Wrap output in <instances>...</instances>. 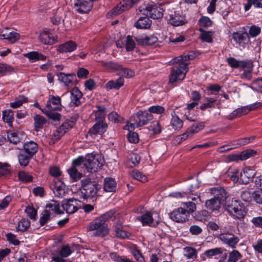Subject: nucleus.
<instances>
[{
  "label": "nucleus",
  "mask_w": 262,
  "mask_h": 262,
  "mask_svg": "<svg viewBox=\"0 0 262 262\" xmlns=\"http://www.w3.org/2000/svg\"><path fill=\"white\" fill-rule=\"evenodd\" d=\"M77 48L76 43L73 41H69L59 46L57 51L59 53H67L74 51Z\"/></svg>",
  "instance_id": "21"
},
{
  "label": "nucleus",
  "mask_w": 262,
  "mask_h": 262,
  "mask_svg": "<svg viewBox=\"0 0 262 262\" xmlns=\"http://www.w3.org/2000/svg\"><path fill=\"white\" fill-rule=\"evenodd\" d=\"M153 119V116L148 112H140L134 115L129 122L127 123L128 127L134 129L140 126L145 125L149 120Z\"/></svg>",
  "instance_id": "7"
},
{
  "label": "nucleus",
  "mask_w": 262,
  "mask_h": 262,
  "mask_svg": "<svg viewBox=\"0 0 262 262\" xmlns=\"http://www.w3.org/2000/svg\"><path fill=\"white\" fill-rule=\"evenodd\" d=\"M53 111L47 110V109L42 110V112L46 114L50 119L55 121L59 120L61 119L60 114L57 113L52 112Z\"/></svg>",
  "instance_id": "58"
},
{
  "label": "nucleus",
  "mask_w": 262,
  "mask_h": 262,
  "mask_svg": "<svg viewBox=\"0 0 262 262\" xmlns=\"http://www.w3.org/2000/svg\"><path fill=\"white\" fill-rule=\"evenodd\" d=\"M65 14L62 11L56 10L53 12V16H51L50 20L54 25H59L63 21Z\"/></svg>",
  "instance_id": "28"
},
{
  "label": "nucleus",
  "mask_w": 262,
  "mask_h": 262,
  "mask_svg": "<svg viewBox=\"0 0 262 262\" xmlns=\"http://www.w3.org/2000/svg\"><path fill=\"white\" fill-rule=\"evenodd\" d=\"M140 0H123L119 5L116 6L112 11L113 15H118L124 11L130 8L134 4L137 3Z\"/></svg>",
  "instance_id": "15"
},
{
  "label": "nucleus",
  "mask_w": 262,
  "mask_h": 262,
  "mask_svg": "<svg viewBox=\"0 0 262 262\" xmlns=\"http://www.w3.org/2000/svg\"><path fill=\"white\" fill-rule=\"evenodd\" d=\"M171 125L174 129H180L183 126V121L178 116L172 115Z\"/></svg>",
  "instance_id": "47"
},
{
  "label": "nucleus",
  "mask_w": 262,
  "mask_h": 262,
  "mask_svg": "<svg viewBox=\"0 0 262 262\" xmlns=\"http://www.w3.org/2000/svg\"><path fill=\"white\" fill-rule=\"evenodd\" d=\"M232 37L237 43L243 47H245V45L248 44L250 41L249 34L245 32H234L233 34Z\"/></svg>",
  "instance_id": "18"
},
{
  "label": "nucleus",
  "mask_w": 262,
  "mask_h": 262,
  "mask_svg": "<svg viewBox=\"0 0 262 262\" xmlns=\"http://www.w3.org/2000/svg\"><path fill=\"white\" fill-rule=\"evenodd\" d=\"M184 255L188 259H194L197 257L196 250L190 247H186L183 248Z\"/></svg>",
  "instance_id": "35"
},
{
  "label": "nucleus",
  "mask_w": 262,
  "mask_h": 262,
  "mask_svg": "<svg viewBox=\"0 0 262 262\" xmlns=\"http://www.w3.org/2000/svg\"><path fill=\"white\" fill-rule=\"evenodd\" d=\"M199 30L201 31L200 38L203 41L208 43L212 41V36L213 35L212 31H206L203 30L202 29H200Z\"/></svg>",
  "instance_id": "41"
},
{
  "label": "nucleus",
  "mask_w": 262,
  "mask_h": 262,
  "mask_svg": "<svg viewBox=\"0 0 262 262\" xmlns=\"http://www.w3.org/2000/svg\"><path fill=\"white\" fill-rule=\"evenodd\" d=\"M261 32V28L257 26H252L249 30V33H248L251 37H254L258 35Z\"/></svg>",
  "instance_id": "60"
},
{
  "label": "nucleus",
  "mask_w": 262,
  "mask_h": 262,
  "mask_svg": "<svg viewBox=\"0 0 262 262\" xmlns=\"http://www.w3.org/2000/svg\"><path fill=\"white\" fill-rule=\"evenodd\" d=\"M148 129L152 134H159L161 131L160 124L157 121H152L148 127Z\"/></svg>",
  "instance_id": "49"
},
{
  "label": "nucleus",
  "mask_w": 262,
  "mask_h": 262,
  "mask_svg": "<svg viewBox=\"0 0 262 262\" xmlns=\"http://www.w3.org/2000/svg\"><path fill=\"white\" fill-rule=\"evenodd\" d=\"M72 252V250L68 245H63L59 251V255L62 257L69 256Z\"/></svg>",
  "instance_id": "55"
},
{
  "label": "nucleus",
  "mask_w": 262,
  "mask_h": 262,
  "mask_svg": "<svg viewBox=\"0 0 262 262\" xmlns=\"http://www.w3.org/2000/svg\"><path fill=\"white\" fill-rule=\"evenodd\" d=\"M20 133L10 132L8 133L7 138L10 142L16 144L20 140Z\"/></svg>",
  "instance_id": "44"
},
{
  "label": "nucleus",
  "mask_w": 262,
  "mask_h": 262,
  "mask_svg": "<svg viewBox=\"0 0 262 262\" xmlns=\"http://www.w3.org/2000/svg\"><path fill=\"white\" fill-rule=\"evenodd\" d=\"M189 212L185 209L180 207L173 210L170 214V217L178 223H184L188 220Z\"/></svg>",
  "instance_id": "10"
},
{
  "label": "nucleus",
  "mask_w": 262,
  "mask_h": 262,
  "mask_svg": "<svg viewBox=\"0 0 262 262\" xmlns=\"http://www.w3.org/2000/svg\"><path fill=\"white\" fill-rule=\"evenodd\" d=\"M223 253V249L221 248H215L205 251L204 255L209 258H218Z\"/></svg>",
  "instance_id": "29"
},
{
  "label": "nucleus",
  "mask_w": 262,
  "mask_h": 262,
  "mask_svg": "<svg viewBox=\"0 0 262 262\" xmlns=\"http://www.w3.org/2000/svg\"><path fill=\"white\" fill-rule=\"evenodd\" d=\"M130 174L133 178L142 182H145L147 181V178L137 170L132 171Z\"/></svg>",
  "instance_id": "52"
},
{
  "label": "nucleus",
  "mask_w": 262,
  "mask_h": 262,
  "mask_svg": "<svg viewBox=\"0 0 262 262\" xmlns=\"http://www.w3.org/2000/svg\"><path fill=\"white\" fill-rule=\"evenodd\" d=\"M257 154V151L253 149H247L240 153L241 161L246 160L254 156Z\"/></svg>",
  "instance_id": "45"
},
{
  "label": "nucleus",
  "mask_w": 262,
  "mask_h": 262,
  "mask_svg": "<svg viewBox=\"0 0 262 262\" xmlns=\"http://www.w3.org/2000/svg\"><path fill=\"white\" fill-rule=\"evenodd\" d=\"M2 119L3 120L10 126H12V122L14 120V114L13 112L10 109L6 110L2 112Z\"/></svg>",
  "instance_id": "33"
},
{
  "label": "nucleus",
  "mask_w": 262,
  "mask_h": 262,
  "mask_svg": "<svg viewBox=\"0 0 262 262\" xmlns=\"http://www.w3.org/2000/svg\"><path fill=\"white\" fill-rule=\"evenodd\" d=\"M38 39L45 45H52L57 41V38L47 29L40 31L38 34Z\"/></svg>",
  "instance_id": "12"
},
{
  "label": "nucleus",
  "mask_w": 262,
  "mask_h": 262,
  "mask_svg": "<svg viewBox=\"0 0 262 262\" xmlns=\"http://www.w3.org/2000/svg\"><path fill=\"white\" fill-rule=\"evenodd\" d=\"M242 257V254L237 250H233L229 254L228 262H237Z\"/></svg>",
  "instance_id": "46"
},
{
  "label": "nucleus",
  "mask_w": 262,
  "mask_h": 262,
  "mask_svg": "<svg viewBox=\"0 0 262 262\" xmlns=\"http://www.w3.org/2000/svg\"><path fill=\"white\" fill-rule=\"evenodd\" d=\"M108 117L110 121L114 123H121L124 121L123 118L115 112L110 113Z\"/></svg>",
  "instance_id": "50"
},
{
  "label": "nucleus",
  "mask_w": 262,
  "mask_h": 262,
  "mask_svg": "<svg viewBox=\"0 0 262 262\" xmlns=\"http://www.w3.org/2000/svg\"><path fill=\"white\" fill-rule=\"evenodd\" d=\"M123 83L124 79L120 77L115 81H109L107 83L106 87L107 89L110 90L113 89H119L121 86H122L123 85Z\"/></svg>",
  "instance_id": "37"
},
{
  "label": "nucleus",
  "mask_w": 262,
  "mask_h": 262,
  "mask_svg": "<svg viewBox=\"0 0 262 262\" xmlns=\"http://www.w3.org/2000/svg\"><path fill=\"white\" fill-rule=\"evenodd\" d=\"M253 89L261 92L262 91V78L254 80L252 83Z\"/></svg>",
  "instance_id": "64"
},
{
  "label": "nucleus",
  "mask_w": 262,
  "mask_h": 262,
  "mask_svg": "<svg viewBox=\"0 0 262 262\" xmlns=\"http://www.w3.org/2000/svg\"><path fill=\"white\" fill-rule=\"evenodd\" d=\"M14 71L13 67L5 63H0V74L11 73Z\"/></svg>",
  "instance_id": "63"
},
{
  "label": "nucleus",
  "mask_w": 262,
  "mask_h": 262,
  "mask_svg": "<svg viewBox=\"0 0 262 262\" xmlns=\"http://www.w3.org/2000/svg\"><path fill=\"white\" fill-rule=\"evenodd\" d=\"M81 182L79 194L83 199L91 198L96 195L99 188L96 182L91 181L89 178L82 180Z\"/></svg>",
  "instance_id": "5"
},
{
  "label": "nucleus",
  "mask_w": 262,
  "mask_h": 262,
  "mask_svg": "<svg viewBox=\"0 0 262 262\" xmlns=\"http://www.w3.org/2000/svg\"><path fill=\"white\" fill-rule=\"evenodd\" d=\"M32 156L24 154H20L18 155L19 163L21 166H26L28 165L29 161Z\"/></svg>",
  "instance_id": "57"
},
{
  "label": "nucleus",
  "mask_w": 262,
  "mask_h": 262,
  "mask_svg": "<svg viewBox=\"0 0 262 262\" xmlns=\"http://www.w3.org/2000/svg\"><path fill=\"white\" fill-rule=\"evenodd\" d=\"M78 117V115L75 117L74 121L66 120L58 128V132H60L61 135H63L72 128L74 125V122L76 120Z\"/></svg>",
  "instance_id": "32"
},
{
  "label": "nucleus",
  "mask_w": 262,
  "mask_h": 262,
  "mask_svg": "<svg viewBox=\"0 0 262 262\" xmlns=\"http://www.w3.org/2000/svg\"><path fill=\"white\" fill-rule=\"evenodd\" d=\"M38 148L36 143L32 141L27 142L24 145V149L26 153L32 157L36 153Z\"/></svg>",
  "instance_id": "22"
},
{
  "label": "nucleus",
  "mask_w": 262,
  "mask_h": 262,
  "mask_svg": "<svg viewBox=\"0 0 262 262\" xmlns=\"http://www.w3.org/2000/svg\"><path fill=\"white\" fill-rule=\"evenodd\" d=\"M243 73L241 75L242 79L249 80L252 77V72L253 71V64L251 62L247 61L244 66L240 69Z\"/></svg>",
  "instance_id": "19"
},
{
  "label": "nucleus",
  "mask_w": 262,
  "mask_h": 262,
  "mask_svg": "<svg viewBox=\"0 0 262 262\" xmlns=\"http://www.w3.org/2000/svg\"><path fill=\"white\" fill-rule=\"evenodd\" d=\"M66 186L63 183L56 184L51 186L54 193L58 198H62L66 193Z\"/></svg>",
  "instance_id": "30"
},
{
  "label": "nucleus",
  "mask_w": 262,
  "mask_h": 262,
  "mask_svg": "<svg viewBox=\"0 0 262 262\" xmlns=\"http://www.w3.org/2000/svg\"><path fill=\"white\" fill-rule=\"evenodd\" d=\"M165 112V108L160 105H153L148 108V113L151 114L152 113L157 114H162Z\"/></svg>",
  "instance_id": "59"
},
{
  "label": "nucleus",
  "mask_w": 262,
  "mask_h": 262,
  "mask_svg": "<svg viewBox=\"0 0 262 262\" xmlns=\"http://www.w3.org/2000/svg\"><path fill=\"white\" fill-rule=\"evenodd\" d=\"M255 172L249 167L243 168L239 175V182L243 184L249 183L254 177Z\"/></svg>",
  "instance_id": "17"
},
{
  "label": "nucleus",
  "mask_w": 262,
  "mask_h": 262,
  "mask_svg": "<svg viewBox=\"0 0 262 262\" xmlns=\"http://www.w3.org/2000/svg\"><path fill=\"white\" fill-rule=\"evenodd\" d=\"M30 226V222L29 220L23 219L18 223L17 226L16 227V228L17 231L24 232L29 228Z\"/></svg>",
  "instance_id": "42"
},
{
  "label": "nucleus",
  "mask_w": 262,
  "mask_h": 262,
  "mask_svg": "<svg viewBox=\"0 0 262 262\" xmlns=\"http://www.w3.org/2000/svg\"><path fill=\"white\" fill-rule=\"evenodd\" d=\"M204 126L203 123L193 124L188 129L190 135L192 136L193 134L197 133L199 130L202 129Z\"/></svg>",
  "instance_id": "61"
},
{
  "label": "nucleus",
  "mask_w": 262,
  "mask_h": 262,
  "mask_svg": "<svg viewBox=\"0 0 262 262\" xmlns=\"http://www.w3.org/2000/svg\"><path fill=\"white\" fill-rule=\"evenodd\" d=\"M238 170L235 167H230L227 172V175L234 182L239 181V176L238 175Z\"/></svg>",
  "instance_id": "40"
},
{
  "label": "nucleus",
  "mask_w": 262,
  "mask_h": 262,
  "mask_svg": "<svg viewBox=\"0 0 262 262\" xmlns=\"http://www.w3.org/2000/svg\"><path fill=\"white\" fill-rule=\"evenodd\" d=\"M139 10L143 15L148 16L153 19L162 17L164 12L163 8L153 4L141 6Z\"/></svg>",
  "instance_id": "8"
},
{
  "label": "nucleus",
  "mask_w": 262,
  "mask_h": 262,
  "mask_svg": "<svg viewBox=\"0 0 262 262\" xmlns=\"http://www.w3.org/2000/svg\"><path fill=\"white\" fill-rule=\"evenodd\" d=\"M46 211L51 214L62 213V211L60 209L59 203L55 201H52L46 205Z\"/></svg>",
  "instance_id": "24"
},
{
  "label": "nucleus",
  "mask_w": 262,
  "mask_h": 262,
  "mask_svg": "<svg viewBox=\"0 0 262 262\" xmlns=\"http://www.w3.org/2000/svg\"><path fill=\"white\" fill-rule=\"evenodd\" d=\"M210 193L214 198L208 200L205 206L208 209L212 211L217 210L220 208L221 201L226 198L225 190L222 188H212L210 189Z\"/></svg>",
  "instance_id": "4"
},
{
  "label": "nucleus",
  "mask_w": 262,
  "mask_h": 262,
  "mask_svg": "<svg viewBox=\"0 0 262 262\" xmlns=\"http://www.w3.org/2000/svg\"><path fill=\"white\" fill-rule=\"evenodd\" d=\"M210 214L208 211L202 210L198 211L196 214V217L198 220L203 221L208 220L210 218Z\"/></svg>",
  "instance_id": "56"
},
{
  "label": "nucleus",
  "mask_w": 262,
  "mask_h": 262,
  "mask_svg": "<svg viewBox=\"0 0 262 262\" xmlns=\"http://www.w3.org/2000/svg\"><path fill=\"white\" fill-rule=\"evenodd\" d=\"M73 164V166L68 170V172L73 181H76L82 177V173L79 170L85 169L88 172H96L104 165V159L100 154H91L87 155L84 158L78 157Z\"/></svg>",
  "instance_id": "1"
},
{
  "label": "nucleus",
  "mask_w": 262,
  "mask_h": 262,
  "mask_svg": "<svg viewBox=\"0 0 262 262\" xmlns=\"http://www.w3.org/2000/svg\"><path fill=\"white\" fill-rule=\"evenodd\" d=\"M62 207L68 213H73L80 207V202L77 199H70L63 201Z\"/></svg>",
  "instance_id": "14"
},
{
  "label": "nucleus",
  "mask_w": 262,
  "mask_h": 262,
  "mask_svg": "<svg viewBox=\"0 0 262 262\" xmlns=\"http://www.w3.org/2000/svg\"><path fill=\"white\" fill-rule=\"evenodd\" d=\"M116 183L112 178H106L104 180V189L107 192H112L115 190Z\"/></svg>",
  "instance_id": "34"
},
{
  "label": "nucleus",
  "mask_w": 262,
  "mask_h": 262,
  "mask_svg": "<svg viewBox=\"0 0 262 262\" xmlns=\"http://www.w3.org/2000/svg\"><path fill=\"white\" fill-rule=\"evenodd\" d=\"M49 111H60L61 110V99L58 96L50 95L46 104V108Z\"/></svg>",
  "instance_id": "16"
},
{
  "label": "nucleus",
  "mask_w": 262,
  "mask_h": 262,
  "mask_svg": "<svg viewBox=\"0 0 262 262\" xmlns=\"http://www.w3.org/2000/svg\"><path fill=\"white\" fill-rule=\"evenodd\" d=\"M228 64L232 68H242L246 62V60H238L233 57H229L227 59Z\"/></svg>",
  "instance_id": "38"
},
{
  "label": "nucleus",
  "mask_w": 262,
  "mask_h": 262,
  "mask_svg": "<svg viewBox=\"0 0 262 262\" xmlns=\"http://www.w3.org/2000/svg\"><path fill=\"white\" fill-rule=\"evenodd\" d=\"M262 105V103L261 102H256L253 104L246 105L241 108H237L238 111V115L241 116L247 114L249 112L252 110H255L258 107H260Z\"/></svg>",
  "instance_id": "25"
},
{
  "label": "nucleus",
  "mask_w": 262,
  "mask_h": 262,
  "mask_svg": "<svg viewBox=\"0 0 262 262\" xmlns=\"http://www.w3.org/2000/svg\"><path fill=\"white\" fill-rule=\"evenodd\" d=\"M137 219L142 222L143 225H149L150 226H156L161 220L159 214L157 212H147L141 216L138 217Z\"/></svg>",
  "instance_id": "9"
},
{
  "label": "nucleus",
  "mask_w": 262,
  "mask_h": 262,
  "mask_svg": "<svg viewBox=\"0 0 262 262\" xmlns=\"http://www.w3.org/2000/svg\"><path fill=\"white\" fill-rule=\"evenodd\" d=\"M9 167L7 163H0V177L7 176L10 173Z\"/></svg>",
  "instance_id": "62"
},
{
  "label": "nucleus",
  "mask_w": 262,
  "mask_h": 262,
  "mask_svg": "<svg viewBox=\"0 0 262 262\" xmlns=\"http://www.w3.org/2000/svg\"><path fill=\"white\" fill-rule=\"evenodd\" d=\"M34 120L35 129L37 132L42 128L44 124L46 123V119L39 115H36L34 117Z\"/></svg>",
  "instance_id": "36"
},
{
  "label": "nucleus",
  "mask_w": 262,
  "mask_h": 262,
  "mask_svg": "<svg viewBox=\"0 0 262 262\" xmlns=\"http://www.w3.org/2000/svg\"><path fill=\"white\" fill-rule=\"evenodd\" d=\"M218 238L224 244L232 248H235L236 245L239 242V238L231 232L221 233Z\"/></svg>",
  "instance_id": "11"
},
{
  "label": "nucleus",
  "mask_w": 262,
  "mask_h": 262,
  "mask_svg": "<svg viewBox=\"0 0 262 262\" xmlns=\"http://www.w3.org/2000/svg\"><path fill=\"white\" fill-rule=\"evenodd\" d=\"M137 37H133L129 35L127 36L126 38L125 41V48L127 51H130L134 49L135 48V40Z\"/></svg>",
  "instance_id": "43"
},
{
  "label": "nucleus",
  "mask_w": 262,
  "mask_h": 262,
  "mask_svg": "<svg viewBox=\"0 0 262 262\" xmlns=\"http://www.w3.org/2000/svg\"><path fill=\"white\" fill-rule=\"evenodd\" d=\"M122 77L130 78L135 75V72L131 69L122 67L119 74Z\"/></svg>",
  "instance_id": "51"
},
{
  "label": "nucleus",
  "mask_w": 262,
  "mask_h": 262,
  "mask_svg": "<svg viewBox=\"0 0 262 262\" xmlns=\"http://www.w3.org/2000/svg\"><path fill=\"white\" fill-rule=\"evenodd\" d=\"M82 94L77 88H75L71 91V104L78 106L80 104V99Z\"/></svg>",
  "instance_id": "23"
},
{
  "label": "nucleus",
  "mask_w": 262,
  "mask_h": 262,
  "mask_svg": "<svg viewBox=\"0 0 262 262\" xmlns=\"http://www.w3.org/2000/svg\"><path fill=\"white\" fill-rule=\"evenodd\" d=\"M24 56L28 58L31 62H35L38 60L45 61L47 59L46 56L35 51L29 52L25 54Z\"/></svg>",
  "instance_id": "26"
},
{
  "label": "nucleus",
  "mask_w": 262,
  "mask_h": 262,
  "mask_svg": "<svg viewBox=\"0 0 262 262\" xmlns=\"http://www.w3.org/2000/svg\"><path fill=\"white\" fill-rule=\"evenodd\" d=\"M107 125L103 121L96 123L93 127L89 129V135L92 138L96 139L98 136H101L106 132Z\"/></svg>",
  "instance_id": "13"
},
{
  "label": "nucleus",
  "mask_w": 262,
  "mask_h": 262,
  "mask_svg": "<svg viewBox=\"0 0 262 262\" xmlns=\"http://www.w3.org/2000/svg\"><path fill=\"white\" fill-rule=\"evenodd\" d=\"M57 76L59 80L63 82L66 85H68L72 83L74 77L73 74L67 75L63 73H59Z\"/></svg>",
  "instance_id": "39"
},
{
  "label": "nucleus",
  "mask_w": 262,
  "mask_h": 262,
  "mask_svg": "<svg viewBox=\"0 0 262 262\" xmlns=\"http://www.w3.org/2000/svg\"><path fill=\"white\" fill-rule=\"evenodd\" d=\"M192 59V56L190 55L179 56L172 61L174 66L172 68L169 75V82L173 83L178 81L183 80L188 71V60Z\"/></svg>",
  "instance_id": "2"
},
{
  "label": "nucleus",
  "mask_w": 262,
  "mask_h": 262,
  "mask_svg": "<svg viewBox=\"0 0 262 262\" xmlns=\"http://www.w3.org/2000/svg\"><path fill=\"white\" fill-rule=\"evenodd\" d=\"M27 101V99L24 96H19L14 102L10 103L11 107L16 108L21 106L24 103Z\"/></svg>",
  "instance_id": "48"
},
{
  "label": "nucleus",
  "mask_w": 262,
  "mask_h": 262,
  "mask_svg": "<svg viewBox=\"0 0 262 262\" xmlns=\"http://www.w3.org/2000/svg\"><path fill=\"white\" fill-rule=\"evenodd\" d=\"M104 66L107 69L109 70L117 72L118 74H119L122 67L121 65L112 61H109L105 63Z\"/></svg>",
  "instance_id": "53"
},
{
  "label": "nucleus",
  "mask_w": 262,
  "mask_h": 262,
  "mask_svg": "<svg viewBox=\"0 0 262 262\" xmlns=\"http://www.w3.org/2000/svg\"><path fill=\"white\" fill-rule=\"evenodd\" d=\"M136 40L140 45L150 46L157 42L158 38L153 35H141L137 37Z\"/></svg>",
  "instance_id": "20"
},
{
  "label": "nucleus",
  "mask_w": 262,
  "mask_h": 262,
  "mask_svg": "<svg viewBox=\"0 0 262 262\" xmlns=\"http://www.w3.org/2000/svg\"><path fill=\"white\" fill-rule=\"evenodd\" d=\"M114 214V211L111 210L98 217L90 224L88 231H92L94 236H105L109 231L105 222L112 219Z\"/></svg>",
  "instance_id": "3"
},
{
  "label": "nucleus",
  "mask_w": 262,
  "mask_h": 262,
  "mask_svg": "<svg viewBox=\"0 0 262 262\" xmlns=\"http://www.w3.org/2000/svg\"><path fill=\"white\" fill-rule=\"evenodd\" d=\"M169 21L172 26H179L185 24V19L183 16L174 12L170 15Z\"/></svg>",
  "instance_id": "27"
},
{
  "label": "nucleus",
  "mask_w": 262,
  "mask_h": 262,
  "mask_svg": "<svg viewBox=\"0 0 262 262\" xmlns=\"http://www.w3.org/2000/svg\"><path fill=\"white\" fill-rule=\"evenodd\" d=\"M20 38V35L17 32L13 31L11 28V31H9L8 36L6 39L8 40L11 43H14Z\"/></svg>",
  "instance_id": "54"
},
{
  "label": "nucleus",
  "mask_w": 262,
  "mask_h": 262,
  "mask_svg": "<svg viewBox=\"0 0 262 262\" xmlns=\"http://www.w3.org/2000/svg\"><path fill=\"white\" fill-rule=\"evenodd\" d=\"M151 21L148 17L140 18L135 24L136 28L141 29H146L150 27Z\"/></svg>",
  "instance_id": "31"
},
{
  "label": "nucleus",
  "mask_w": 262,
  "mask_h": 262,
  "mask_svg": "<svg viewBox=\"0 0 262 262\" xmlns=\"http://www.w3.org/2000/svg\"><path fill=\"white\" fill-rule=\"evenodd\" d=\"M225 209L235 219H242L245 213V207L243 204L238 200L233 199L227 202Z\"/></svg>",
  "instance_id": "6"
}]
</instances>
